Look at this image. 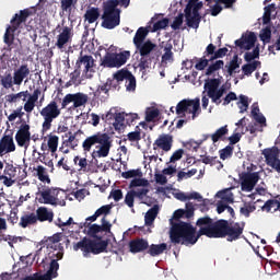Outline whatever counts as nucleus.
Masks as SVG:
<instances>
[{
    "mask_svg": "<svg viewBox=\"0 0 280 280\" xmlns=\"http://www.w3.org/2000/svg\"><path fill=\"white\" fill-rule=\"evenodd\" d=\"M220 69H224V60L212 61L206 69V75H213V73H215V71H220Z\"/></svg>",
    "mask_w": 280,
    "mask_h": 280,
    "instance_id": "nucleus-47",
    "label": "nucleus"
},
{
    "mask_svg": "<svg viewBox=\"0 0 280 280\" xmlns=\"http://www.w3.org/2000/svg\"><path fill=\"white\" fill-rule=\"evenodd\" d=\"M148 36V28L141 26L137 30L136 35L133 37L135 47H139L140 44L145 43V37Z\"/></svg>",
    "mask_w": 280,
    "mask_h": 280,
    "instance_id": "nucleus-39",
    "label": "nucleus"
},
{
    "mask_svg": "<svg viewBox=\"0 0 280 280\" xmlns=\"http://www.w3.org/2000/svg\"><path fill=\"white\" fill-rule=\"evenodd\" d=\"M93 145L98 148V150L94 151L93 154H95L97 159H106V156L110 154V149L113 148V139L107 132H96L88 137L82 143V148L85 152H91Z\"/></svg>",
    "mask_w": 280,
    "mask_h": 280,
    "instance_id": "nucleus-3",
    "label": "nucleus"
},
{
    "mask_svg": "<svg viewBox=\"0 0 280 280\" xmlns=\"http://www.w3.org/2000/svg\"><path fill=\"white\" fill-rule=\"evenodd\" d=\"M130 59V51L124 50L119 54L107 51L103 58H101V67L105 69H119L124 67Z\"/></svg>",
    "mask_w": 280,
    "mask_h": 280,
    "instance_id": "nucleus-9",
    "label": "nucleus"
},
{
    "mask_svg": "<svg viewBox=\"0 0 280 280\" xmlns=\"http://www.w3.org/2000/svg\"><path fill=\"white\" fill-rule=\"evenodd\" d=\"M75 5H78V0H60V10L66 14H71Z\"/></svg>",
    "mask_w": 280,
    "mask_h": 280,
    "instance_id": "nucleus-42",
    "label": "nucleus"
},
{
    "mask_svg": "<svg viewBox=\"0 0 280 280\" xmlns=\"http://www.w3.org/2000/svg\"><path fill=\"white\" fill-rule=\"evenodd\" d=\"M233 145L229 144L225 148L219 151L221 161H226V159H231L233 156Z\"/></svg>",
    "mask_w": 280,
    "mask_h": 280,
    "instance_id": "nucleus-58",
    "label": "nucleus"
},
{
    "mask_svg": "<svg viewBox=\"0 0 280 280\" xmlns=\"http://www.w3.org/2000/svg\"><path fill=\"white\" fill-rule=\"evenodd\" d=\"M202 113L200 109V98L195 100H182L176 106V115L185 117V114L191 115L188 119H179L176 124V128L180 129L189 119H196Z\"/></svg>",
    "mask_w": 280,
    "mask_h": 280,
    "instance_id": "nucleus-5",
    "label": "nucleus"
},
{
    "mask_svg": "<svg viewBox=\"0 0 280 280\" xmlns=\"http://www.w3.org/2000/svg\"><path fill=\"white\" fill-rule=\"evenodd\" d=\"M255 43H257V35H255L254 32H250L245 37L243 36L242 38L235 40L236 47H240V49H245L246 51L253 49V47H255Z\"/></svg>",
    "mask_w": 280,
    "mask_h": 280,
    "instance_id": "nucleus-25",
    "label": "nucleus"
},
{
    "mask_svg": "<svg viewBox=\"0 0 280 280\" xmlns=\"http://www.w3.org/2000/svg\"><path fill=\"white\" fill-rule=\"evenodd\" d=\"M117 5H120V0H109L104 5L103 10L108 12H118L121 14V10L117 9Z\"/></svg>",
    "mask_w": 280,
    "mask_h": 280,
    "instance_id": "nucleus-56",
    "label": "nucleus"
},
{
    "mask_svg": "<svg viewBox=\"0 0 280 280\" xmlns=\"http://www.w3.org/2000/svg\"><path fill=\"white\" fill-rule=\"evenodd\" d=\"M38 97H40V89L34 90L33 94L27 95V101L24 103V110L28 115L33 113L34 108H36V103L38 102Z\"/></svg>",
    "mask_w": 280,
    "mask_h": 280,
    "instance_id": "nucleus-27",
    "label": "nucleus"
},
{
    "mask_svg": "<svg viewBox=\"0 0 280 280\" xmlns=\"http://www.w3.org/2000/svg\"><path fill=\"white\" fill-rule=\"evenodd\" d=\"M39 115L44 119L42 124V132L45 135V132H49V130H51L54 119H58V117H60V107H58V102L50 101L44 108H42Z\"/></svg>",
    "mask_w": 280,
    "mask_h": 280,
    "instance_id": "nucleus-8",
    "label": "nucleus"
},
{
    "mask_svg": "<svg viewBox=\"0 0 280 280\" xmlns=\"http://www.w3.org/2000/svg\"><path fill=\"white\" fill-rule=\"evenodd\" d=\"M136 49L139 50L140 56H150L154 49H156V44L152 43V40L148 39L140 44L139 46H136Z\"/></svg>",
    "mask_w": 280,
    "mask_h": 280,
    "instance_id": "nucleus-35",
    "label": "nucleus"
},
{
    "mask_svg": "<svg viewBox=\"0 0 280 280\" xmlns=\"http://www.w3.org/2000/svg\"><path fill=\"white\" fill-rule=\"evenodd\" d=\"M194 211H196V209L194 208V203L192 202H187L186 203V209H178L173 213V219L174 220H180V218H194Z\"/></svg>",
    "mask_w": 280,
    "mask_h": 280,
    "instance_id": "nucleus-30",
    "label": "nucleus"
},
{
    "mask_svg": "<svg viewBox=\"0 0 280 280\" xmlns=\"http://www.w3.org/2000/svg\"><path fill=\"white\" fill-rule=\"evenodd\" d=\"M150 248V243H148V240L137 237L129 242V250L133 255H137V253H145Z\"/></svg>",
    "mask_w": 280,
    "mask_h": 280,
    "instance_id": "nucleus-23",
    "label": "nucleus"
},
{
    "mask_svg": "<svg viewBox=\"0 0 280 280\" xmlns=\"http://www.w3.org/2000/svg\"><path fill=\"white\" fill-rule=\"evenodd\" d=\"M260 66L261 61H253L250 63H245L244 66H242V71L244 75H247V78H249V75H253L254 71H257V67Z\"/></svg>",
    "mask_w": 280,
    "mask_h": 280,
    "instance_id": "nucleus-44",
    "label": "nucleus"
},
{
    "mask_svg": "<svg viewBox=\"0 0 280 280\" xmlns=\"http://www.w3.org/2000/svg\"><path fill=\"white\" fill-rule=\"evenodd\" d=\"M62 240V234L56 233L52 236H49L47 240L39 242V246H46V248L50 249L48 253V256L45 257L40 266L45 268V264L47 261H51L52 259H57L56 262L60 261L62 257H65V253L62 252V244H60V241Z\"/></svg>",
    "mask_w": 280,
    "mask_h": 280,
    "instance_id": "nucleus-6",
    "label": "nucleus"
},
{
    "mask_svg": "<svg viewBox=\"0 0 280 280\" xmlns=\"http://www.w3.org/2000/svg\"><path fill=\"white\" fill-rule=\"evenodd\" d=\"M229 229V221L221 219L218 221L212 222V228L211 229H206L202 231V233L206 234V237H214V238H220V237H226V231Z\"/></svg>",
    "mask_w": 280,
    "mask_h": 280,
    "instance_id": "nucleus-13",
    "label": "nucleus"
},
{
    "mask_svg": "<svg viewBox=\"0 0 280 280\" xmlns=\"http://www.w3.org/2000/svg\"><path fill=\"white\" fill-rule=\"evenodd\" d=\"M73 163L80 167L79 172H89V160H86V158H80V155H77L73 159Z\"/></svg>",
    "mask_w": 280,
    "mask_h": 280,
    "instance_id": "nucleus-53",
    "label": "nucleus"
},
{
    "mask_svg": "<svg viewBox=\"0 0 280 280\" xmlns=\"http://www.w3.org/2000/svg\"><path fill=\"white\" fill-rule=\"evenodd\" d=\"M228 54H229V48L223 47V48L217 49L215 45L213 44H209L205 50V56H208V58H210L212 62H214V60H219V58H224V56H226Z\"/></svg>",
    "mask_w": 280,
    "mask_h": 280,
    "instance_id": "nucleus-22",
    "label": "nucleus"
},
{
    "mask_svg": "<svg viewBox=\"0 0 280 280\" xmlns=\"http://www.w3.org/2000/svg\"><path fill=\"white\" fill-rule=\"evenodd\" d=\"M209 62H213V60H210L209 56H205L203 51L202 58L198 60V62L195 65V68L197 69V71H205V69L209 67Z\"/></svg>",
    "mask_w": 280,
    "mask_h": 280,
    "instance_id": "nucleus-54",
    "label": "nucleus"
},
{
    "mask_svg": "<svg viewBox=\"0 0 280 280\" xmlns=\"http://www.w3.org/2000/svg\"><path fill=\"white\" fill-rule=\"evenodd\" d=\"M35 218L37 222H54V210H48L47 207H39L36 210Z\"/></svg>",
    "mask_w": 280,
    "mask_h": 280,
    "instance_id": "nucleus-29",
    "label": "nucleus"
},
{
    "mask_svg": "<svg viewBox=\"0 0 280 280\" xmlns=\"http://www.w3.org/2000/svg\"><path fill=\"white\" fill-rule=\"evenodd\" d=\"M185 16H186V25H188V27H192L194 30H198V27H200V22L202 21V16L191 13L190 5H186Z\"/></svg>",
    "mask_w": 280,
    "mask_h": 280,
    "instance_id": "nucleus-26",
    "label": "nucleus"
},
{
    "mask_svg": "<svg viewBox=\"0 0 280 280\" xmlns=\"http://www.w3.org/2000/svg\"><path fill=\"white\" fill-rule=\"evenodd\" d=\"M156 215H159V205H154L147 211L144 215L145 226H152L154 224V220H156Z\"/></svg>",
    "mask_w": 280,
    "mask_h": 280,
    "instance_id": "nucleus-37",
    "label": "nucleus"
},
{
    "mask_svg": "<svg viewBox=\"0 0 280 280\" xmlns=\"http://www.w3.org/2000/svg\"><path fill=\"white\" fill-rule=\"evenodd\" d=\"M84 229H88L89 237H93L94 240L83 237L81 241L73 245V250H81L83 253V257H89L91 253L92 255L106 253V249L108 248V242L102 240V236H97V233H102L101 225L90 224L89 226H84Z\"/></svg>",
    "mask_w": 280,
    "mask_h": 280,
    "instance_id": "nucleus-2",
    "label": "nucleus"
},
{
    "mask_svg": "<svg viewBox=\"0 0 280 280\" xmlns=\"http://www.w3.org/2000/svg\"><path fill=\"white\" fill-rule=\"evenodd\" d=\"M261 154L267 165L280 174V150L277 147L267 148L262 150Z\"/></svg>",
    "mask_w": 280,
    "mask_h": 280,
    "instance_id": "nucleus-14",
    "label": "nucleus"
},
{
    "mask_svg": "<svg viewBox=\"0 0 280 280\" xmlns=\"http://www.w3.org/2000/svg\"><path fill=\"white\" fill-rule=\"evenodd\" d=\"M135 190H129L126 196H125V205H127V207H129V209H132L135 207Z\"/></svg>",
    "mask_w": 280,
    "mask_h": 280,
    "instance_id": "nucleus-64",
    "label": "nucleus"
},
{
    "mask_svg": "<svg viewBox=\"0 0 280 280\" xmlns=\"http://www.w3.org/2000/svg\"><path fill=\"white\" fill-rule=\"evenodd\" d=\"M200 161L205 165H211L212 167H213V165H215L218 163L219 164L218 170H222V167H224V164H222V162H220L218 160V156L203 155V156H201Z\"/></svg>",
    "mask_w": 280,
    "mask_h": 280,
    "instance_id": "nucleus-49",
    "label": "nucleus"
},
{
    "mask_svg": "<svg viewBox=\"0 0 280 280\" xmlns=\"http://www.w3.org/2000/svg\"><path fill=\"white\" fill-rule=\"evenodd\" d=\"M126 126V114L118 113L115 115L114 128L115 130H121Z\"/></svg>",
    "mask_w": 280,
    "mask_h": 280,
    "instance_id": "nucleus-55",
    "label": "nucleus"
},
{
    "mask_svg": "<svg viewBox=\"0 0 280 280\" xmlns=\"http://www.w3.org/2000/svg\"><path fill=\"white\" fill-rule=\"evenodd\" d=\"M174 143V138L170 135L160 136L153 143V150L160 148L163 152H170L172 150V145Z\"/></svg>",
    "mask_w": 280,
    "mask_h": 280,
    "instance_id": "nucleus-24",
    "label": "nucleus"
},
{
    "mask_svg": "<svg viewBox=\"0 0 280 280\" xmlns=\"http://www.w3.org/2000/svg\"><path fill=\"white\" fill-rule=\"evenodd\" d=\"M175 198L177 200H180V202H187V200H198L199 202L202 201V197L200 192H197V191H194L190 194L177 192L175 195Z\"/></svg>",
    "mask_w": 280,
    "mask_h": 280,
    "instance_id": "nucleus-38",
    "label": "nucleus"
},
{
    "mask_svg": "<svg viewBox=\"0 0 280 280\" xmlns=\"http://www.w3.org/2000/svg\"><path fill=\"white\" fill-rule=\"evenodd\" d=\"M257 58H259V46H257L256 48H254L253 51H247L244 55V60L245 62H253V60H257Z\"/></svg>",
    "mask_w": 280,
    "mask_h": 280,
    "instance_id": "nucleus-60",
    "label": "nucleus"
},
{
    "mask_svg": "<svg viewBox=\"0 0 280 280\" xmlns=\"http://www.w3.org/2000/svg\"><path fill=\"white\" fill-rule=\"evenodd\" d=\"M120 14L121 13L119 12L103 10L102 27H104L105 30H115V27L119 26V23H121Z\"/></svg>",
    "mask_w": 280,
    "mask_h": 280,
    "instance_id": "nucleus-17",
    "label": "nucleus"
},
{
    "mask_svg": "<svg viewBox=\"0 0 280 280\" xmlns=\"http://www.w3.org/2000/svg\"><path fill=\"white\" fill-rule=\"evenodd\" d=\"M30 95V91H22L19 93H11L4 96V100L8 104H16L18 102H27V96Z\"/></svg>",
    "mask_w": 280,
    "mask_h": 280,
    "instance_id": "nucleus-31",
    "label": "nucleus"
},
{
    "mask_svg": "<svg viewBox=\"0 0 280 280\" xmlns=\"http://www.w3.org/2000/svg\"><path fill=\"white\" fill-rule=\"evenodd\" d=\"M34 12L30 9L21 10L20 13H15L14 16L11 20V26L7 27V31L4 33V43L10 47L12 43H14V32L21 27L22 23H26L27 19L32 16Z\"/></svg>",
    "mask_w": 280,
    "mask_h": 280,
    "instance_id": "nucleus-7",
    "label": "nucleus"
},
{
    "mask_svg": "<svg viewBox=\"0 0 280 280\" xmlns=\"http://www.w3.org/2000/svg\"><path fill=\"white\" fill-rule=\"evenodd\" d=\"M34 224H38L36 213L34 212H27L22 215L19 222V226H21V229H27V226H34Z\"/></svg>",
    "mask_w": 280,
    "mask_h": 280,
    "instance_id": "nucleus-32",
    "label": "nucleus"
},
{
    "mask_svg": "<svg viewBox=\"0 0 280 280\" xmlns=\"http://www.w3.org/2000/svg\"><path fill=\"white\" fill-rule=\"evenodd\" d=\"M260 40L264 43V45H268L270 40H272V28L270 26H266L260 31L259 34Z\"/></svg>",
    "mask_w": 280,
    "mask_h": 280,
    "instance_id": "nucleus-50",
    "label": "nucleus"
},
{
    "mask_svg": "<svg viewBox=\"0 0 280 280\" xmlns=\"http://www.w3.org/2000/svg\"><path fill=\"white\" fill-rule=\"evenodd\" d=\"M148 194H150V189L148 188H138L137 190H135L136 198L143 200L142 203L148 205V207H150L151 198L148 197Z\"/></svg>",
    "mask_w": 280,
    "mask_h": 280,
    "instance_id": "nucleus-45",
    "label": "nucleus"
},
{
    "mask_svg": "<svg viewBox=\"0 0 280 280\" xmlns=\"http://www.w3.org/2000/svg\"><path fill=\"white\" fill-rule=\"evenodd\" d=\"M60 194V188H45L35 194L36 200L39 205H51L56 207L58 205V195Z\"/></svg>",
    "mask_w": 280,
    "mask_h": 280,
    "instance_id": "nucleus-12",
    "label": "nucleus"
},
{
    "mask_svg": "<svg viewBox=\"0 0 280 280\" xmlns=\"http://www.w3.org/2000/svg\"><path fill=\"white\" fill-rule=\"evenodd\" d=\"M73 95H74V108H80V106H84V104L89 102V95L82 92L74 93Z\"/></svg>",
    "mask_w": 280,
    "mask_h": 280,
    "instance_id": "nucleus-52",
    "label": "nucleus"
},
{
    "mask_svg": "<svg viewBox=\"0 0 280 280\" xmlns=\"http://www.w3.org/2000/svg\"><path fill=\"white\" fill-rule=\"evenodd\" d=\"M196 174H198V170L197 168H191L188 172L179 171L177 173V180H178V183H180V180H183L185 178H191V176H196Z\"/></svg>",
    "mask_w": 280,
    "mask_h": 280,
    "instance_id": "nucleus-62",
    "label": "nucleus"
},
{
    "mask_svg": "<svg viewBox=\"0 0 280 280\" xmlns=\"http://www.w3.org/2000/svg\"><path fill=\"white\" fill-rule=\"evenodd\" d=\"M125 86L129 92L137 90V79L135 78V74H132V72L127 77V80L125 81Z\"/></svg>",
    "mask_w": 280,
    "mask_h": 280,
    "instance_id": "nucleus-59",
    "label": "nucleus"
},
{
    "mask_svg": "<svg viewBox=\"0 0 280 280\" xmlns=\"http://www.w3.org/2000/svg\"><path fill=\"white\" fill-rule=\"evenodd\" d=\"M252 116L257 124H264L266 126V117L264 114H259V105H257V103L252 105Z\"/></svg>",
    "mask_w": 280,
    "mask_h": 280,
    "instance_id": "nucleus-48",
    "label": "nucleus"
},
{
    "mask_svg": "<svg viewBox=\"0 0 280 280\" xmlns=\"http://www.w3.org/2000/svg\"><path fill=\"white\" fill-rule=\"evenodd\" d=\"M244 226H246V223L244 222H229L228 230L225 233L228 242H236V240H240V237H242L244 233Z\"/></svg>",
    "mask_w": 280,
    "mask_h": 280,
    "instance_id": "nucleus-19",
    "label": "nucleus"
},
{
    "mask_svg": "<svg viewBox=\"0 0 280 280\" xmlns=\"http://www.w3.org/2000/svg\"><path fill=\"white\" fill-rule=\"evenodd\" d=\"M240 65H242V59H240V56L234 55L232 60L224 66L223 71H226L228 75L231 77L233 73H237Z\"/></svg>",
    "mask_w": 280,
    "mask_h": 280,
    "instance_id": "nucleus-33",
    "label": "nucleus"
},
{
    "mask_svg": "<svg viewBox=\"0 0 280 280\" xmlns=\"http://www.w3.org/2000/svg\"><path fill=\"white\" fill-rule=\"evenodd\" d=\"M11 152H16V144L14 143V137L11 135H4L0 139V156H5V154H11Z\"/></svg>",
    "mask_w": 280,
    "mask_h": 280,
    "instance_id": "nucleus-21",
    "label": "nucleus"
},
{
    "mask_svg": "<svg viewBox=\"0 0 280 280\" xmlns=\"http://www.w3.org/2000/svg\"><path fill=\"white\" fill-rule=\"evenodd\" d=\"M220 79H210L206 81L203 89L207 91L208 97H210L212 104L220 106L222 104V97L226 93V88L222 85L220 88Z\"/></svg>",
    "mask_w": 280,
    "mask_h": 280,
    "instance_id": "nucleus-10",
    "label": "nucleus"
},
{
    "mask_svg": "<svg viewBox=\"0 0 280 280\" xmlns=\"http://www.w3.org/2000/svg\"><path fill=\"white\" fill-rule=\"evenodd\" d=\"M15 141L19 148H24L27 150L30 148V143L32 142V132H30V125L22 124L20 129L15 133Z\"/></svg>",
    "mask_w": 280,
    "mask_h": 280,
    "instance_id": "nucleus-16",
    "label": "nucleus"
},
{
    "mask_svg": "<svg viewBox=\"0 0 280 280\" xmlns=\"http://www.w3.org/2000/svg\"><path fill=\"white\" fill-rule=\"evenodd\" d=\"M82 67H84L83 73L89 75L93 71V67H95V59L91 55H84V51L81 50L75 62V69L81 70Z\"/></svg>",
    "mask_w": 280,
    "mask_h": 280,
    "instance_id": "nucleus-20",
    "label": "nucleus"
},
{
    "mask_svg": "<svg viewBox=\"0 0 280 280\" xmlns=\"http://www.w3.org/2000/svg\"><path fill=\"white\" fill-rule=\"evenodd\" d=\"M241 189L242 191H253L255 189V185L259 183V173H242L241 174Z\"/></svg>",
    "mask_w": 280,
    "mask_h": 280,
    "instance_id": "nucleus-18",
    "label": "nucleus"
},
{
    "mask_svg": "<svg viewBox=\"0 0 280 280\" xmlns=\"http://www.w3.org/2000/svg\"><path fill=\"white\" fill-rule=\"evenodd\" d=\"M24 106H19L16 109L13 110L12 114L8 116L9 121H16V118L23 119L25 117V112H23Z\"/></svg>",
    "mask_w": 280,
    "mask_h": 280,
    "instance_id": "nucleus-57",
    "label": "nucleus"
},
{
    "mask_svg": "<svg viewBox=\"0 0 280 280\" xmlns=\"http://www.w3.org/2000/svg\"><path fill=\"white\" fill-rule=\"evenodd\" d=\"M152 60H154V57L150 55L141 56L138 63L140 71H145V69H150V67H152Z\"/></svg>",
    "mask_w": 280,
    "mask_h": 280,
    "instance_id": "nucleus-51",
    "label": "nucleus"
},
{
    "mask_svg": "<svg viewBox=\"0 0 280 280\" xmlns=\"http://www.w3.org/2000/svg\"><path fill=\"white\" fill-rule=\"evenodd\" d=\"M165 250H167V243L151 244L147 249V254L151 257H159V255H163Z\"/></svg>",
    "mask_w": 280,
    "mask_h": 280,
    "instance_id": "nucleus-34",
    "label": "nucleus"
},
{
    "mask_svg": "<svg viewBox=\"0 0 280 280\" xmlns=\"http://www.w3.org/2000/svg\"><path fill=\"white\" fill-rule=\"evenodd\" d=\"M73 40V27L63 26L61 32L57 35V42L55 43V47L60 51H65L67 45L71 44Z\"/></svg>",
    "mask_w": 280,
    "mask_h": 280,
    "instance_id": "nucleus-15",
    "label": "nucleus"
},
{
    "mask_svg": "<svg viewBox=\"0 0 280 280\" xmlns=\"http://www.w3.org/2000/svg\"><path fill=\"white\" fill-rule=\"evenodd\" d=\"M44 270H47L46 273L42 275L40 272H35L32 276H26L22 280H52L58 277V270H60V264L57 262V259L51 261H46Z\"/></svg>",
    "mask_w": 280,
    "mask_h": 280,
    "instance_id": "nucleus-11",
    "label": "nucleus"
},
{
    "mask_svg": "<svg viewBox=\"0 0 280 280\" xmlns=\"http://www.w3.org/2000/svg\"><path fill=\"white\" fill-rule=\"evenodd\" d=\"M122 178H141V176H143V173L141 172V168L138 170H130L127 172H122L121 173Z\"/></svg>",
    "mask_w": 280,
    "mask_h": 280,
    "instance_id": "nucleus-61",
    "label": "nucleus"
},
{
    "mask_svg": "<svg viewBox=\"0 0 280 280\" xmlns=\"http://www.w3.org/2000/svg\"><path fill=\"white\" fill-rule=\"evenodd\" d=\"M173 46L166 43L164 46V54L162 55L161 65L162 67H167V62H174V52L172 51Z\"/></svg>",
    "mask_w": 280,
    "mask_h": 280,
    "instance_id": "nucleus-36",
    "label": "nucleus"
},
{
    "mask_svg": "<svg viewBox=\"0 0 280 280\" xmlns=\"http://www.w3.org/2000/svg\"><path fill=\"white\" fill-rule=\"evenodd\" d=\"M229 135V126L225 125L215 130L214 133L211 135V140L213 143H218V141H224V137Z\"/></svg>",
    "mask_w": 280,
    "mask_h": 280,
    "instance_id": "nucleus-40",
    "label": "nucleus"
},
{
    "mask_svg": "<svg viewBox=\"0 0 280 280\" xmlns=\"http://www.w3.org/2000/svg\"><path fill=\"white\" fill-rule=\"evenodd\" d=\"M32 70H30V66L26 63L21 65L19 68L14 69L12 72H4V74L0 78V84L3 89L10 90L14 86H21L23 81L27 82L30 80V75Z\"/></svg>",
    "mask_w": 280,
    "mask_h": 280,
    "instance_id": "nucleus-4",
    "label": "nucleus"
},
{
    "mask_svg": "<svg viewBox=\"0 0 280 280\" xmlns=\"http://www.w3.org/2000/svg\"><path fill=\"white\" fill-rule=\"evenodd\" d=\"M84 19H85V21H88V23L90 25L95 23V21H97V19H100V9L95 8V7H92L91 9H89L85 12Z\"/></svg>",
    "mask_w": 280,
    "mask_h": 280,
    "instance_id": "nucleus-41",
    "label": "nucleus"
},
{
    "mask_svg": "<svg viewBox=\"0 0 280 280\" xmlns=\"http://www.w3.org/2000/svg\"><path fill=\"white\" fill-rule=\"evenodd\" d=\"M60 141V138L54 133L48 135L47 145L48 150L51 152V154H56L58 152V143Z\"/></svg>",
    "mask_w": 280,
    "mask_h": 280,
    "instance_id": "nucleus-43",
    "label": "nucleus"
},
{
    "mask_svg": "<svg viewBox=\"0 0 280 280\" xmlns=\"http://www.w3.org/2000/svg\"><path fill=\"white\" fill-rule=\"evenodd\" d=\"M240 113H246L248 110V96L241 94L240 102H237Z\"/></svg>",
    "mask_w": 280,
    "mask_h": 280,
    "instance_id": "nucleus-63",
    "label": "nucleus"
},
{
    "mask_svg": "<svg viewBox=\"0 0 280 280\" xmlns=\"http://www.w3.org/2000/svg\"><path fill=\"white\" fill-rule=\"evenodd\" d=\"M199 226V231L196 234V228L191 223L179 221L177 223L172 222V228L170 231V240L172 244H196L202 235H207L205 232L206 229H211L213 226V219L210 217L199 218L196 222Z\"/></svg>",
    "mask_w": 280,
    "mask_h": 280,
    "instance_id": "nucleus-1",
    "label": "nucleus"
},
{
    "mask_svg": "<svg viewBox=\"0 0 280 280\" xmlns=\"http://www.w3.org/2000/svg\"><path fill=\"white\" fill-rule=\"evenodd\" d=\"M35 171L37 172V178L40 180V183H47L48 185L51 183V178H49L47 168H45V166L38 165Z\"/></svg>",
    "mask_w": 280,
    "mask_h": 280,
    "instance_id": "nucleus-46",
    "label": "nucleus"
},
{
    "mask_svg": "<svg viewBox=\"0 0 280 280\" xmlns=\"http://www.w3.org/2000/svg\"><path fill=\"white\" fill-rule=\"evenodd\" d=\"M66 137H68V139L62 141L60 150L61 152H63V154H69V149H65V148H70V150H75L78 148L79 140L75 138V133H72L71 131L66 133Z\"/></svg>",
    "mask_w": 280,
    "mask_h": 280,
    "instance_id": "nucleus-28",
    "label": "nucleus"
}]
</instances>
